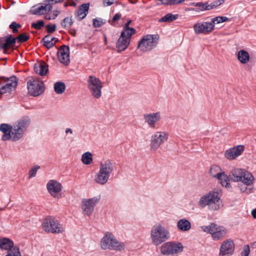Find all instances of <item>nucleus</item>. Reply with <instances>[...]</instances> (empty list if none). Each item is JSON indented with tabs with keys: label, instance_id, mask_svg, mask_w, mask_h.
Returning a JSON list of instances; mask_svg holds the SVG:
<instances>
[{
	"label": "nucleus",
	"instance_id": "nucleus-1",
	"mask_svg": "<svg viewBox=\"0 0 256 256\" xmlns=\"http://www.w3.org/2000/svg\"><path fill=\"white\" fill-rule=\"evenodd\" d=\"M150 238L154 246H158L170 239V232L166 228L159 224L152 228Z\"/></svg>",
	"mask_w": 256,
	"mask_h": 256
},
{
	"label": "nucleus",
	"instance_id": "nucleus-2",
	"mask_svg": "<svg viewBox=\"0 0 256 256\" xmlns=\"http://www.w3.org/2000/svg\"><path fill=\"white\" fill-rule=\"evenodd\" d=\"M220 198L218 193L216 192H211L202 196L198 204L201 208H204L207 206L210 210H217L220 208Z\"/></svg>",
	"mask_w": 256,
	"mask_h": 256
},
{
	"label": "nucleus",
	"instance_id": "nucleus-3",
	"mask_svg": "<svg viewBox=\"0 0 256 256\" xmlns=\"http://www.w3.org/2000/svg\"><path fill=\"white\" fill-rule=\"evenodd\" d=\"M226 16H216L212 19L211 22H203L195 24L194 29L196 34L210 32L214 28L215 24H220L228 20Z\"/></svg>",
	"mask_w": 256,
	"mask_h": 256
},
{
	"label": "nucleus",
	"instance_id": "nucleus-4",
	"mask_svg": "<svg viewBox=\"0 0 256 256\" xmlns=\"http://www.w3.org/2000/svg\"><path fill=\"white\" fill-rule=\"evenodd\" d=\"M101 248L103 250H112L120 251L124 249L125 244L124 242L118 241L114 235L107 232L100 240Z\"/></svg>",
	"mask_w": 256,
	"mask_h": 256
},
{
	"label": "nucleus",
	"instance_id": "nucleus-5",
	"mask_svg": "<svg viewBox=\"0 0 256 256\" xmlns=\"http://www.w3.org/2000/svg\"><path fill=\"white\" fill-rule=\"evenodd\" d=\"M183 250L184 246L178 241L165 242L160 247V253L159 256H177Z\"/></svg>",
	"mask_w": 256,
	"mask_h": 256
},
{
	"label": "nucleus",
	"instance_id": "nucleus-6",
	"mask_svg": "<svg viewBox=\"0 0 256 256\" xmlns=\"http://www.w3.org/2000/svg\"><path fill=\"white\" fill-rule=\"evenodd\" d=\"M113 170L112 164L110 160H107L104 162H102L100 164V170L95 176V182L102 185L106 184Z\"/></svg>",
	"mask_w": 256,
	"mask_h": 256
},
{
	"label": "nucleus",
	"instance_id": "nucleus-7",
	"mask_svg": "<svg viewBox=\"0 0 256 256\" xmlns=\"http://www.w3.org/2000/svg\"><path fill=\"white\" fill-rule=\"evenodd\" d=\"M230 178L234 182H241L247 186L251 185L254 180V177L251 173L242 168H235L230 174Z\"/></svg>",
	"mask_w": 256,
	"mask_h": 256
},
{
	"label": "nucleus",
	"instance_id": "nucleus-8",
	"mask_svg": "<svg viewBox=\"0 0 256 256\" xmlns=\"http://www.w3.org/2000/svg\"><path fill=\"white\" fill-rule=\"evenodd\" d=\"M200 228L204 232L210 234L214 240H218L224 238L226 234L225 228L213 222L208 226H202Z\"/></svg>",
	"mask_w": 256,
	"mask_h": 256
},
{
	"label": "nucleus",
	"instance_id": "nucleus-9",
	"mask_svg": "<svg viewBox=\"0 0 256 256\" xmlns=\"http://www.w3.org/2000/svg\"><path fill=\"white\" fill-rule=\"evenodd\" d=\"M88 88L92 96L96 99L102 96V84L101 80L94 76H90L87 80Z\"/></svg>",
	"mask_w": 256,
	"mask_h": 256
},
{
	"label": "nucleus",
	"instance_id": "nucleus-10",
	"mask_svg": "<svg viewBox=\"0 0 256 256\" xmlns=\"http://www.w3.org/2000/svg\"><path fill=\"white\" fill-rule=\"evenodd\" d=\"M158 36L154 34H148L139 42L138 48L144 52L154 48L158 44Z\"/></svg>",
	"mask_w": 256,
	"mask_h": 256
},
{
	"label": "nucleus",
	"instance_id": "nucleus-11",
	"mask_svg": "<svg viewBox=\"0 0 256 256\" xmlns=\"http://www.w3.org/2000/svg\"><path fill=\"white\" fill-rule=\"evenodd\" d=\"M42 228L46 232L60 234L64 232L62 226L52 217H47L43 221Z\"/></svg>",
	"mask_w": 256,
	"mask_h": 256
},
{
	"label": "nucleus",
	"instance_id": "nucleus-12",
	"mask_svg": "<svg viewBox=\"0 0 256 256\" xmlns=\"http://www.w3.org/2000/svg\"><path fill=\"white\" fill-rule=\"evenodd\" d=\"M168 137V134L165 132L158 131L151 136L150 148L152 150H156L166 142Z\"/></svg>",
	"mask_w": 256,
	"mask_h": 256
},
{
	"label": "nucleus",
	"instance_id": "nucleus-13",
	"mask_svg": "<svg viewBox=\"0 0 256 256\" xmlns=\"http://www.w3.org/2000/svg\"><path fill=\"white\" fill-rule=\"evenodd\" d=\"M27 88L28 94L34 96H38L44 91V82L34 79L27 82Z\"/></svg>",
	"mask_w": 256,
	"mask_h": 256
},
{
	"label": "nucleus",
	"instance_id": "nucleus-14",
	"mask_svg": "<svg viewBox=\"0 0 256 256\" xmlns=\"http://www.w3.org/2000/svg\"><path fill=\"white\" fill-rule=\"evenodd\" d=\"M46 188L49 194L54 198H61L60 192L62 190V186L58 182L54 180H50L46 184Z\"/></svg>",
	"mask_w": 256,
	"mask_h": 256
},
{
	"label": "nucleus",
	"instance_id": "nucleus-15",
	"mask_svg": "<svg viewBox=\"0 0 256 256\" xmlns=\"http://www.w3.org/2000/svg\"><path fill=\"white\" fill-rule=\"evenodd\" d=\"M100 196H94L92 198L83 200L82 202V209L84 214L90 216L94 211V208L98 202Z\"/></svg>",
	"mask_w": 256,
	"mask_h": 256
},
{
	"label": "nucleus",
	"instance_id": "nucleus-16",
	"mask_svg": "<svg viewBox=\"0 0 256 256\" xmlns=\"http://www.w3.org/2000/svg\"><path fill=\"white\" fill-rule=\"evenodd\" d=\"M235 245L233 240L231 239H228L224 241L220 248V256H232L234 250Z\"/></svg>",
	"mask_w": 256,
	"mask_h": 256
},
{
	"label": "nucleus",
	"instance_id": "nucleus-17",
	"mask_svg": "<svg viewBox=\"0 0 256 256\" xmlns=\"http://www.w3.org/2000/svg\"><path fill=\"white\" fill-rule=\"evenodd\" d=\"M57 56L60 62L67 66L70 63V48L62 45L58 49Z\"/></svg>",
	"mask_w": 256,
	"mask_h": 256
},
{
	"label": "nucleus",
	"instance_id": "nucleus-18",
	"mask_svg": "<svg viewBox=\"0 0 256 256\" xmlns=\"http://www.w3.org/2000/svg\"><path fill=\"white\" fill-rule=\"evenodd\" d=\"M144 118L150 128H154L156 124L161 119V114L160 112L146 114H144Z\"/></svg>",
	"mask_w": 256,
	"mask_h": 256
},
{
	"label": "nucleus",
	"instance_id": "nucleus-19",
	"mask_svg": "<svg viewBox=\"0 0 256 256\" xmlns=\"http://www.w3.org/2000/svg\"><path fill=\"white\" fill-rule=\"evenodd\" d=\"M6 83L4 85L0 86V94H4L9 92L15 89L18 84V80L15 76L6 78Z\"/></svg>",
	"mask_w": 256,
	"mask_h": 256
},
{
	"label": "nucleus",
	"instance_id": "nucleus-20",
	"mask_svg": "<svg viewBox=\"0 0 256 256\" xmlns=\"http://www.w3.org/2000/svg\"><path fill=\"white\" fill-rule=\"evenodd\" d=\"M243 145H238L226 150L224 156L228 160H232L240 156L244 151Z\"/></svg>",
	"mask_w": 256,
	"mask_h": 256
},
{
	"label": "nucleus",
	"instance_id": "nucleus-21",
	"mask_svg": "<svg viewBox=\"0 0 256 256\" xmlns=\"http://www.w3.org/2000/svg\"><path fill=\"white\" fill-rule=\"evenodd\" d=\"M131 36H129L124 32H121L120 36L116 44L118 52H120L126 49L130 44Z\"/></svg>",
	"mask_w": 256,
	"mask_h": 256
},
{
	"label": "nucleus",
	"instance_id": "nucleus-22",
	"mask_svg": "<svg viewBox=\"0 0 256 256\" xmlns=\"http://www.w3.org/2000/svg\"><path fill=\"white\" fill-rule=\"evenodd\" d=\"M219 170L220 168L216 166H212L210 169V173L214 178H216L220 182V183L223 186L228 187L230 185L229 178L225 174L224 172H218L216 174L212 173L214 170Z\"/></svg>",
	"mask_w": 256,
	"mask_h": 256
},
{
	"label": "nucleus",
	"instance_id": "nucleus-23",
	"mask_svg": "<svg viewBox=\"0 0 256 256\" xmlns=\"http://www.w3.org/2000/svg\"><path fill=\"white\" fill-rule=\"evenodd\" d=\"M90 7V4H83L80 6L78 10L75 12V17L78 20L84 19L88 14Z\"/></svg>",
	"mask_w": 256,
	"mask_h": 256
},
{
	"label": "nucleus",
	"instance_id": "nucleus-24",
	"mask_svg": "<svg viewBox=\"0 0 256 256\" xmlns=\"http://www.w3.org/2000/svg\"><path fill=\"white\" fill-rule=\"evenodd\" d=\"M0 130L4 133L2 140L4 141L8 140L11 138L12 126L6 124H0Z\"/></svg>",
	"mask_w": 256,
	"mask_h": 256
},
{
	"label": "nucleus",
	"instance_id": "nucleus-25",
	"mask_svg": "<svg viewBox=\"0 0 256 256\" xmlns=\"http://www.w3.org/2000/svg\"><path fill=\"white\" fill-rule=\"evenodd\" d=\"M14 246L12 240L7 238H0V248L10 250Z\"/></svg>",
	"mask_w": 256,
	"mask_h": 256
},
{
	"label": "nucleus",
	"instance_id": "nucleus-26",
	"mask_svg": "<svg viewBox=\"0 0 256 256\" xmlns=\"http://www.w3.org/2000/svg\"><path fill=\"white\" fill-rule=\"evenodd\" d=\"M24 132V131L16 125H14L13 127H12V140L14 142L22 138Z\"/></svg>",
	"mask_w": 256,
	"mask_h": 256
},
{
	"label": "nucleus",
	"instance_id": "nucleus-27",
	"mask_svg": "<svg viewBox=\"0 0 256 256\" xmlns=\"http://www.w3.org/2000/svg\"><path fill=\"white\" fill-rule=\"evenodd\" d=\"M34 72L40 76H44L48 72V65L44 62L36 64L34 65Z\"/></svg>",
	"mask_w": 256,
	"mask_h": 256
},
{
	"label": "nucleus",
	"instance_id": "nucleus-28",
	"mask_svg": "<svg viewBox=\"0 0 256 256\" xmlns=\"http://www.w3.org/2000/svg\"><path fill=\"white\" fill-rule=\"evenodd\" d=\"M51 10H48V6L47 4L42 5L38 8H34L30 10V12L34 15H42L46 14Z\"/></svg>",
	"mask_w": 256,
	"mask_h": 256
},
{
	"label": "nucleus",
	"instance_id": "nucleus-29",
	"mask_svg": "<svg viewBox=\"0 0 256 256\" xmlns=\"http://www.w3.org/2000/svg\"><path fill=\"white\" fill-rule=\"evenodd\" d=\"M177 227L179 230L182 232H186L190 229L191 224L188 220L182 218L178 222Z\"/></svg>",
	"mask_w": 256,
	"mask_h": 256
},
{
	"label": "nucleus",
	"instance_id": "nucleus-30",
	"mask_svg": "<svg viewBox=\"0 0 256 256\" xmlns=\"http://www.w3.org/2000/svg\"><path fill=\"white\" fill-rule=\"evenodd\" d=\"M4 43L1 45V48L4 49H7L9 46H14L16 42V38L12 37V34L4 37Z\"/></svg>",
	"mask_w": 256,
	"mask_h": 256
},
{
	"label": "nucleus",
	"instance_id": "nucleus-31",
	"mask_svg": "<svg viewBox=\"0 0 256 256\" xmlns=\"http://www.w3.org/2000/svg\"><path fill=\"white\" fill-rule=\"evenodd\" d=\"M238 58L242 64H246L250 60L249 54L244 50H240L238 52Z\"/></svg>",
	"mask_w": 256,
	"mask_h": 256
},
{
	"label": "nucleus",
	"instance_id": "nucleus-32",
	"mask_svg": "<svg viewBox=\"0 0 256 256\" xmlns=\"http://www.w3.org/2000/svg\"><path fill=\"white\" fill-rule=\"evenodd\" d=\"M30 124V118L27 116H25L22 118L16 125L24 132L29 126Z\"/></svg>",
	"mask_w": 256,
	"mask_h": 256
},
{
	"label": "nucleus",
	"instance_id": "nucleus-33",
	"mask_svg": "<svg viewBox=\"0 0 256 256\" xmlns=\"http://www.w3.org/2000/svg\"><path fill=\"white\" fill-rule=\"evenodd\" d=\"M178 14H173L171 13H168L160 18L158 20L160 22H170L176 20L178 18Z\"/></svg>",
	"mask_w": 256,
	"mask_h": 256
},
{
	"label": "nucleus",
	"instance_id": "nucleus-34",
	"mask_svg": "<svg viewBox=\"0 0 256 256\" xmlns=\"http://www.w3.org/2000/svg\"><path fill=\"white\" fill-rule=\"evenodd\" d=\"M54 39L52 38L49 35L46 36L42 39L43 45L48 49L52 48L55 44V43L53 42Z\"/></svg>",
	"mask_w": 256,
	"mask_h": 256
},
{
	"label": "nucleus",
	"instance_id": "nucleus-35",
	"mask_svg": "<svg viewBox=\"0 0 256 256\" xmlns=\"http://www.w3.org/2000/svg\"><path fill=\"white\" fill-rule=\"evenodd\" d=\"M132 20H128L124 24L122 31V32L126 34H128L129 36H132L136 32V30L134 28L129 27V26Z\"/></svg>",
	"mask_w": 256,
	"mask_h": 256
},
{
	"label": "nucleus",
	"instance_id": "nucleus-36",
	"mask_svg": "<svg viewBox=\"0 0 256 256\" xmlns=\"http://www.w3.org/2000/svg\"><path fill=\"white\" fill-rule=\"evenodd\" d=\"M82 161L84 164H90L92 162V155L91 152H87L82 154Z\"/></svg>",
	"mask_w": 256,
	"mask_h": 256
},
{
	"label": "nucleus",
	"instance_id": "nucleus-37",
	"mask_svg": "<svg viewBox=\"0 0 256 256\" xmlns=\"http://www.w3.org/2000/svg\"><path fill=\"white\" fill-rule=\"evenodd\" d=\"M66 89L64 83L62 82H56L54 84V90L57 94H62Z\"/></svg>",
	"mask_w": 256,
	"mask_h": 256
},
{
	"label": "nucleus",
	"instance_id": "nucleus-38",
	"mask_svg": "<svg viewBox=\"0 0 256 256\" xmlns=\"http://www.w3.org/2000/svg\"><path fill=\"white\" fill-rule=\"evenodd\" d=\"M74 23L72 16L65 18L61 22V26L64 28H70Z\"/></svg>",
	"mask_w": 256,
	"mask_h": 256
},
{
	"label": "nucleus",
	"instance_id": "nucleus-39",
	"mask_svg": "<svg viewBox=\"0 0 256 256\" xmlns=\"http://www.w3.org/2000/svg\"><path fill=\"white\" fill-rule=\"evenodd\" d=\"M206 2H192L191 4V6H196V7H198L197 8H196L194 10L196 12H200V11H204L205 10V7H206Z\"/></svg>",
	"mask_w": 256,
	"mask_h": 256
},
{
	"label": "nucleus",
	"instance_id": "nucleus-40",
	"mask_svg": "<svg viewBox=\"0 0 256 256\" xmlns=\"http://www.w3.org/2000/svg\"><path fill=\"white\" fill-rule=\"evenodd\" d=\"M30 36L28 34L26 33H22L18 36L16 40H17L18 43L22 44L28 40Z\"/></svg>",
	"mask_w": 256,
	"mask_h": 256
},
{
	"label": "nucleus",
	"instance_id": "nucleus-41",
	"mask_svg": "<svg viewBox=\"0 0 256 256\" xmlns=\"http://www.w3.org/2000/svg\"><path fill=\"white\" fill-rule=\"evenodd\" d=\"M106 23V21L102 18H94L93 20V26L94 28H100Z\"/></svg>",
	"mask_w": 256,
	"mask_h": 256
},
{
	"label": "nucleus",
	"instance_id": "nucleus-42",
	"mask_svg": "<svg viewBox=\"0 0 256 256\" xmlns=\"http://www.w3.org/2000/svg\"><path fill=\"white\" fill-rule=\"evenodd\" d=\"M40 167L39 166L36 165L32 167L29 171V178L34 177L36 175V172L38 170L40 169Z\"/></svg>",
	"mask_w": 256,
	"mask_h": 256
},
{
	"label": "nucleus",
	"instance_id": "nucleus-43",
	"mask_svg": "<svg viewBox=\"0 0 256 256\" xmlns=\"http://www.w3.org/2000/svg\"><path fill=\"white\" fill-rule=\"evenodd\" d=\"M44 26V22L42 20H39L36 22L32 24V26L36 30H40Z\"/></svg>",
	"mask_w": 256,
	"mask_h": 256
},
{
	"label": "nucleus",
	"instance_id": "nucleus-44",
	"mask_svg": "<svg viewBox=\"0 0 256 256\" xmlns=\"http://www.w3.org/2000/svg\"><path fill=\"white\" fill-rule=\"evenodd\" d=\"M8 252L10 254L11 256H22L20 249L16 246L14 247L13 248L9 250Z\"/></svg>",
	"mask_w": 256,
	"mask_h": 256
},
{
	"label": "nucleus",
	"instance_id": "nucleus-45",
	"mask_svg": "<svg viewBox=\"0 0 256 256\" xmlns=\"http://www.w3.org/2000/svg\"><path fill=\"white\" fill-rule=\"evenodd\" d=\"M64 0H46L45 2H48L47 4L48 6V10H52V5L58 3L62 2Z\"/></svg>",
	"mask_w": 256,
	"mask_h": 256
},
{
	"label": "nucleus",
	"instance_id": "nucleus-46",
	"mask_svg": "<svg viewBox=\"0 0 256 256\" xmlns=\"http://www.w3.org/2000/svg\"><path fill=\"white\" fill-rule=\"evenodd\" d=\"M46 28L48 34H52L56 30V26L55 24H47L46 26Z\"/></svg>",
	"mask_w": 256,
	"mask_h": 256
},
{
	"label": "nucleus",
	"instance_id": "nucleus-47",
	"mask_svg": "<svg viewBox=\"0 0 256 256\" xmlns=\"http://www.w3.org/2000/svg\"><path fill=\"white\" fill-rule=\"evenodd\" d=\"M250 253V248L248 245H245L241 252L242 256H248Z\"/></svg>",
	"mask_w": 256,
	"mask_h": 256
},
{
	"label": "nucleus",
	"instance_id": "nucleus-48",
	"mask_svg": "<svg viewBox=\"0 0 256 256\" xmlns=\"http://www.w3.org/2000/svg\"><path fill=\"white\" fill-rule=\"evenodd\" d=\"M118 0H103V3L105 6H110Z\"/></svg>",
	"mask_w": 256,
	"mask_h": 256
},
{
	"label": "nucleus",
	"instance_id": "nucleus-49",
	"mask_svg": "<svg viewBox=\"0 0 256 256\" xmlns=\"http://www.w3.org/2000/svg\"><path fill=\"white\" fill-rule=\"evenodd\" d=\"M224 0H218L212 3L213 8H214L224 2Z\"/></svg>",
	"mask_w": 256,
	"mask_h": 256
},
{
	"label": "nucleus",
	"instance_id": "nucleus-50",
	"mask_svg": "<svg viewBox=\"0 0 256 256\" xmlns=\"http://www.w3.org/2000/svg\"><path fill=\"white\" fill-rule=\"evenodd\" d=\"M122 15L120 14V13H116L114 16L113 17L112 19V20H109V23L110 24H112V22H115V21H116L118 20L120 17H121Z\"/></svg>",
	"mask_w": 256,
	"mask_h": 256
},
{
	"label": "nucleus",
	"instance_id": "nucleus-51",
	"mask_svg": "<svg viewBox=\"0 0 256 256\" xmlns=\"http://www.w3.org/2000/svg\"><path fill=\"white\" fill-rule=\"evenodd\" d=\"M10 28L12 30L13 33H17L18 32V30L16 29V26L14 22H12V24L9 26Z\"/></svg>",
	"mask_w": 256,
	"mask_h": 256
},
{
	"label": "nucleus",
	"instance_id": "nucleus-52",
	"mask_svg": "<svg viewBox=\"0 0 256 256\" xmlns=\"http://www.w3.org/2000/svg\"><path fill=\"white\" fill-rule=\"evenodd\" d=\"M247 186H248L244 183L242 184L240 186V191L242 192H246V190H247Z\"/></svg>",
	"mask_w": 256,
	"mask_h": 256
},
{
	"label": "nucleus",
	"instance_id": "nucleus-53",
	"mask_svg": "<svg viewBox=\"0 0 256 256\" xmlns=\"http://www.w3.org/2000/svg\"><path fill=\"white\" fill-rule=\"evenodd\" d=\"M204 8H205V10H208L213 9L214 8H213V6H212V3L210 4H208V3L206 2V7Z\"/></svg>",
	"mask_w": 256,
	"mask_h": 256
},
{
	"label": "nucleus",
	"instance_id": "nucleus-54",
	"mask_svg": "<svg viewBox=\"0 0 256 256\" xmlns=\"http://www.w3.org/2000/svg\"><path fill=\"white\" fill-rule=\"evenodd\" d=\"M6 78L4 77H0V86H1L2 84H4V82H6Z\"/></svg>",
	"mask_w": 256,
	"mask_h": 256
},
{
	"label": "nucleus",
	"instance_id": "nucleus-55",
	"mask_svg": "<svg viewBox=\"0 0 256 256\" xmlns=\"http://www.w3.org/2000/svg\"><path fill=\"white\" fill-rule=\"evenodd\" d=\"M60 11L59 10H54L53 12V18H52V19H54L59 14Z\"/></svg>",
	"mask_w": 256,
	"mask_h": 256
},
{
	"label": "nucleus",
	"instance_id": "nucleus-56",
	"mask_svg": "<svg viewBox=\"0 0 256 256\" xmlns=\"http://www.w3.org/2000/svg\"><path fill=\"white\" fill-rule=\"evenodd\" d=\"M251 214L252 217L256 218V208L252 210Z\"/></svg>",
	"mask_w": 256,
	"mask_h": 256
},
{
	"label": "nucleus",
	"instance_id": "nucleus-57",
	"mask_svg": "<svg viewBox=\"0 0 256 256\" xmlns=\"http://www.w3.org/2000/svg\"><path fill=\"white\" fill-rule=\"evenodd\" d=\"M65 132H66V134L70 133L71 134H73L72 130L71 128H66V131Z\"/></svg>",
	"mask_w": 256,
	"mask_h": 256
},
{
	"label": "nucleus",
	"instance_id": "nucleus-58",
	"mask_svg": "<svg viewBox=\"0 0 256 256\" xmlns=\"http://www.w3.org/2000/svg\"><path fill=\"white\" fill-rule=\"evenodd\" d=\"M14 22V24H15V26H16V29H18V28L21 27V25L20 24H18L16 22Z\"/></svg>",
	"mask_w": 256,
	"mask_h": 256
},
{
	"label": "nucleus",
	"instance_id": "nucleus-59",
	"mask_svg": "<svg viewBox=\"0 0 256 256\" xmlns=\"http://www.w3.org/2000/svg\"><path fill=\"white\" fill-rule=\"evenodd\" d=\"M4 37L0 38V46H1L2 44H3L2 42H4Z\"/></svg>",
	"mask_w": 256,
	"mask_h": 256
},
{
	"label": "nucleus",
	"instance_id": "nucleus-60",
	"mask_svg": "<svg viewBox=\"0 0 256 256\" xmlns=\"http://www.w3.org/2000/svg\"><path fill=\"white\" fill-rule=\"evenodd\" d=\"M252 246L254 248H256V242H253L252 244Z\"/></svg>",
	"mask_w": 256,
	"mask_h": 256
},
{
	"label": "nucleus",
	"instance_id": "nucleus-61",
	"mask_svg": "<svg viewBox=\"0 0 256 256\" xmlns=\"http://www.w3.org/2000/svg\"><path fill=\"white\" fill-rule=\"evenodd\" d=\"M54 38V43H56V42H58V38Z\"/></svg>",
	"mask_w": 256,
	"mask_h": 256
},
{
	"label": "nucleus",
	"instance_id": "nucleus-62",
	"mask_svg": "<svg viewBox=\"0 0 256 256\" xmlns=\"http://www.w3.org/2000/svg\"><path fill=\"white\" fill-rule=\"evenodd\" d=\"M216 170H216H214L212 171V173H213V174H216L215 173V171H217V170Z\"/></svg>",
	"mask_w": 256,
	"mask_h": 256
},
{
	"label": "nucleus",
	"instance_id": "nucleus-63",
	"mask_svg": "<svg viewBox=\"0 0 256 256\" xmlns=\"http://www.w3.org/2000/svg\"><path fill=\"white\" fill-rule=\"evenodd\" d=\"M5 256H11V254L10 253H9V252H8V254L6 255Z\"/></svg>",
	"mask_w": 256,
	"mask_h": 256
},
{
	"label": "nucleus",
	"instance_id": "nucleus-64",
	"mask_svg": "<svg viewBox=\"0 0 256 256\" xmlns=\"http://www.w3.org/2000/svg\"><path fill=\"white\" fill-rule=\"evenodd\" d=\"M4 53L6 54V49H4Z\"/></svg>",
	"mask_w": 256,
	"mask_h": 256
}]
</instances>
